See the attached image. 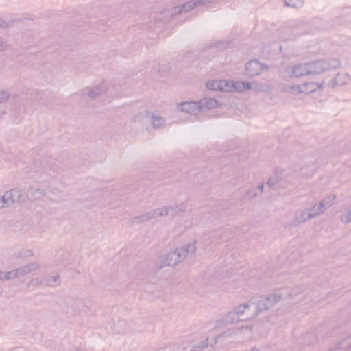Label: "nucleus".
I'll return each instance as SVG.
<instances>
[{
  "label": "nucleus",
  "instance_id": "obj_1",
  "mask_svg": "<svg viewBox=\"0 0 351 351\" xmlns=\"http://www.w3.org/2000/svg\"><path fill=\"white\" fill-rule=\"evenodd\" d=\"M206 87L209 90L220 91H232L233 90L241 91L250 88L248 84L244 82H237L236 84H232L226 81H211L207 83Z\"/></svg>",
  "mask_w": 351,
  "mask_h": 351
},
{
  "label": "nucleus",
  "instance_id": "obj_2",
  "mask_svg": "<svg viewBox=\"0 0 351 351\" xmlns=\"http://www.w3.org/2000/svg\"><path fill=\"white\" fill-rule=\"evenodd\" d=\"M252 67L258 68L259 65L257 62H250L247 66V69L252 68Z\"/></svg>",
  "mask_w": 351,
  "mask_h": 351
}]
</instances>
